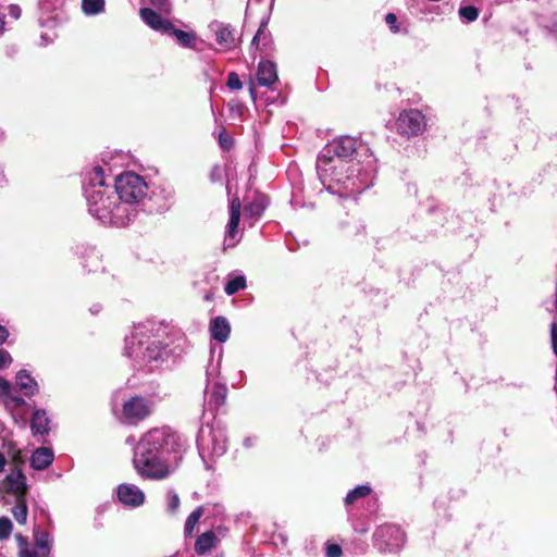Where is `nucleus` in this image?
I'll return each instance as SVG.
<instances>
[{
	"label": "nucleus",
	"mask_w": 557,
	"mask_h": 557,
	"mask_svg": "<svg viewBox=\"0 0 557 557\" xmlns=\"http://www.w3.org/2000/svg\"><path fill=\"white\" fill-rule=\"evenodd\" d=\"M8 461L3 453L0 451V473H2L5 469Z\"/></svg>",
	"instance_id": "57"
},
{
	"label": "nucleus",
	"mask_w": 557,
	"mask_h": 557,
	"mask_svg": "<svg viewBox=\"0 0 557 557\" xmlns=\"http://www.w3.org/2000/svg\"><path fill=\"white\" fill-rule=\"evenodd\" d=\"M249 94H250L252 100L255 101L256 100V88L252 83L249 86Z\"/></svg>",
	"instance_id": "61"
},
{
	"label": "nucleus",
	"mask_w": 557,
	"mask_h": 557,
	"mask_svg": "<svg viewBox=\"0 0 557 557\" xmlns=\"http://www.w3.org/2000/svg\"><path fill=\"white\" fill-rule=\"evenodd\" d=\"M175 190L171 185H153L147 190L139 208V214H163L174 203Z\"/></svg>",
	"instance_id": "8"
},
{
	"label": "nucleus",
	"mask_w": 557,
	"mask_h": 557,
	"mask_svg": "<svg viewBox=\"0 0 557 557\" xmlns=\"http://www.w3.org/2000/svg\"><path fill=\"white\" fill-rule=\"evenodd\" d=\"M209 331L212 339L225 343L231 334V324L225 317L219 315L211 320Z\"/></svg>",
	"instance_id": "19"
},
{
	"label": "nucleus",
	"mask_w": 557,
	"mask_h": 557,
	"mask_svg": "<svg viewBox=\"0 0 557 557\" xmlns=\"http://www.w3.org/2000/svg\"><path fill=\"white\" fill-rule=\"evenodd\" d=\"M220 361H221V355L219 356V360L216 361V363L211 361L209 363V366L207 367V370H206L207 383L215 382L214 380L219 375Z\"/></svg>",
	"instance_id": "36"
},
{
	"label": "nucleus",
	"mask_w": 557,
	"mask_h": 557,
	"mask_svg": "<svg viewBox=\"0 0 557 557\" xmlns=\"http://www.w3.org/2000/svg\"><path fill=\"white\" fill-rule=\"evenodd\" d=\"M12 362V357L9 351L0 349V370L8 367Z\"/></svg>",
	"instance_id": "48"
},
{
	"label": "nucleus",
	"mask_w": 557,
	"mask_h": 557,
	"mask_svg": "<svg viewBox=\"0 0 557 557\" xmlns=\"http://www.w3.org/2000/svg\"><path fill=\"white\" fill-rule=\"evenodd\" d=\"M198 454L207 469L211 466L209 461L223 456L227 450V436L225 426L220 423L201 426L197 434Z\"/></svg>",
	"instance_id": "7"
},
{
	"label": "nucleus",
	"mask_w": 557,
	"mask_h": 557,
	"mask_svg": "<svg viewBox=\"0 0 557 557\" xmlns=\"http://www.w3.org/2000/svg\"><path fill=\"white\" fill-rule=\"evenodd\" d=\"M203 515V508L197 507L186 519L185 522V533L191 534L195 525L199 522L200 518Z\"/></svg>",
	"instance_id": "33"
},
{
	"label": "nucleus",
	"mask_w": 557,
	"mask_h": 557,
	"mask_svg": "<svg viewBox=\"0 0 557 557\" xmlns=\"http://www.w3.org/2000/svg\"><path fill=\"white\" fill-rule=\"evenodd\" d=\"M546 310L550 313L557 312V289L555 290L554 300L550 304H546Z\"/></svg>",
	"instance_id": "52"
},
{
	"label": "nucleus",
	"mask_w": 557,
	"mask_h": 557,
	"mask_svg": "<svg viewBox=\"0 0 557 557\" xmlns=\"http://www.w3.org/2000/svg\"><path fill=\"white\" fill-rule=\"evenodd\" d=\"M116 200L114 226L124 227L139 216L141 200L149 189L143 176L124 172L113 178Z\"/></svg>",
	"instance_id": "6"
},
{
	"label": "nucleus",
	"mask_w": 557,
	"mask_h": 557,
	"mask_svg": "<svg viewBox=\"0 0 557 557\" xmlns=\"http://www.w3.org/2000/svg\"><path fill=\"white\" fill-rule=\"evenodd\" d=\"M255 442H256V437H246L243 442V445L246 447V448H250L255 445Z\"/></svg>",
	"instance_id": "56"
},
{
	"label": "nucleus",
	"mask_w": 557,
	"mask_h": 557,
	"mask_svg": "<svg viewBox=\"0 0 557 557\" xmlns=\"http://www.w3.org/2000/svg\"><path fill=\"white\" fill-rule=\"evenodd\" d=\"M13 530V523L8 517L0 518V541H5L10 537Z\"/></svg>",
	"instance_id": "34"
},
{
	"label": "nucleus",
	"mask_w": 557,
	"mask_h": 557,
	"mask_svg": "<svg viewBox=\"0 0 557 557\" xmlns=\"http://www.w3.org/2000/svg\"><path fill=\"white\" fill-rule=\"evenodd\" d=\"M166 497L168 510L172 513L176 512L181 504L178 495L174 491H169Z\"/></svg>",
	"instance_id": "38"
},
{
	"label": "nucleus",
	"mask_w": 557,
	"mask_h": 557,
	"mask_svg": "<svg viewBox=\"0 0 557 557\" xmlns=\"http://www.w3.org/2000/svg\"><path fill=\"white\" fill-rule=\"evenodd\" d=\"M54 459L53 450L49 447H39L30 456V466L35 470L47 469Z\"/></svg>",
	"instance_id": "20"
},
{
	"label": "nucleus",
	"mask_w": 557,
	"mask_h": 557,
	"mask_svg": "<svg viewBox=\"0 0 557 557\" xmlns=\"http://www.w3.org/2000/svg\"><path fill=\"white\" fill-rule=\"evenodd\" d=\"M11 399L15 403V405L21 406L24 404V399L20 396H12Z\"/></svg>",
	"instance_id": "60"
},
{
	"label": "nucleus",
	"mask_w": 557,
	"mask_h": 557,
	"mask_svg": "<svg viewBox=\"0 0 557 557\" xmlns=\"http://www.w3.org/2000/svg\"><path fill=\"white\" fill-rule=\"evenodd\" d=\"M120 503L126 507L136 508L145 503V493L135 484L122 483L116 488Z\"/></svg>",
	"instance_id": "14"
},
{
	"label": "nucleus",
	"mask_w": 557,
	"mask_h": 557,
	"mask_svg": "<svg viewBox=\"0 0 557 557\" xmlns=\"http://www.w3.org/2000/svg\"><path fill=\"white\" fill-rule=\"evenodd\" d=\"M83 193L89 213L102 224L114 226L117 203L114 182L101 165L84 172Z\"/></svg>",
	"instance_id": "5"
},
{
	"label": "nucleus",
	"mask_w": 557,
	"mask_h": 557,
	"mask_svg": "<svg viewBox=\"0 0 557 557\" xmlns=\"http://www.w3.org/2000/svg\"><path fill=\"white\" fill-rule=\"evenodd\" d=\"M88 257L92 259L94 263H97L99 261L98 253L94 247L88 248Z\"/></svg>",
	"instance_id": "54"
},
{
	"label": "nucleus",
	"mask_w": 557,
	"mask_h": 557,
	"mask_svg": "<svg viewBox=\"0 0 557 557\" xmlns=\"http://www.w3.org/2000/svg\"><path fill=\"white\" fill-rule=\"evenodd\" d=\"M83 193L89 213L102 224L114 226L117 203L114 182L101 165L84 172Z\"/></svg>",
	"instance_id": "4"
},
{
	"label": "nucleus",
	"mask_w": 557,
	"mask_h": 557,
	"mask_svg": "<svg viewBox=\"0 0 557 557\" xmlns=\"http://www.w3.org/2000/svg\"><path fill=\"white\" fill-rule=\"evenodd\" d=\"M369 151L352 136H339L329 143L318 154L317 173L324 188L341 198L360 195L369 189L375 180L376 160L372 153L361 162L355 157Z\"/></svg>",
	"instance_id": "1"
},
{
	"label": "nucleus",
	"mask_w": 557,
	"mask_h": 557,
	"mask_svg": "<svg viewBox=\"0 0 557 557\" xmlns=\"http://www.w3.org/2000/svg\"><path fill=\"white\" fill-rule=\"evenodd\" d=\"M148 2L156 9L169 13L171 11L170 0H148Z\"/></svg>",
	"instance_id": "42"
},
{
	"label": "nucleus",
	"mask_w": 557,
	"mask_h": 557,
	"mask_svg": "<svg viewBox=\"0 0 557 557\" xmlns=\"http://www.w3.org/2000/svg\"><path fill=\"white\" fill-rule=\"evenodd\" d=\"M540 25L555 39H557V17L554 18H541Z\"/></svg>",
	"instance_id": "37"
},
{
	"label": "nucleus",
	"mask_w": 557,
	"mask_h": 557,
	"mask_svg": "<svg viewBox=\"0 0 557 557\" xmlns=\"http://www.w3.org/2000/svg\"><path fill=\"white\" fill-rule=\"evenodd\" d=\"M240 201L238 198H234L230 203V216L240 219Z\"/></svg>",
	"instance_id": "44"
},
{
	"label": "nucleus",
	"mask_w": 557,
	"mask_h": 557,
	"mask_svg": "<svg viewBox=\"0 0 557 557\" xmlns=\"http://www.w3.org/2000/svg\"><path fill=\"white\" fill-rule=\"evenodd\" d=\"M0 388L2 395L10 396L12 389L11 383L8 380L3 379L2 376H0Z\"/></svg>",
	"instance_id": "49"
},
{
	"label": "nucleus",
	"mask_w": 557,
	"mask_h": 557,
	"mask_svg": "<svg viewBox=\"0 0 557 557\" xmlns=\"http://www.w3.org/2000/svg\"><path fill=\"white\" fill-rule=\"evenodd\" d=\"M342 554V547L338 544H329L326 546V557H341Z\"/></svg>",
	"instance_id": "46"
},
{
	"label": "nucleus",
	"mask_w": 557,
	"mask_h": 557,
	"mask_svg": "<svg viewBox=\"0 0 557 557\" xmlns=\"http://www.w3.org/2000/svg\"><path fill=\"white\" fill-rule=\"evenodd\" d=\"M33 540L35 547L51 555L54 540L50 532L42 530L39 525H36L33 531Z\"/></svg>",
	"instance_id": "22"
},
{
	"label": "nucleus",
	"mask_w": 557,
	"mask_h": 557,
	"mask_svg": "<svg viewBox=\"0 0 557 557\" xmlns=\"http://www.w3.org/2000/svg\"><path fill=\"white\" fill-rule=\"evenodd\" d=\"M16 385L26 397H30L38 392L37 382L26 370H20L16 373Z\"/></svg>",
	"instance_id": "23"
},
{
	"label": "nucleus",
	"mask_w": 557,
	"mask_h": 557,
	"mask_svg": "<svg viewBox=\"0 0 557 557\" xmlns=\"http://www.w3.org/2000/svg\"><path fill=\"white\" fill-rule=\"evenodd\" d=\"M278 79L276 64L269 60L259 62L257 82L260 86L270 87Z\"/></svg>",
	"instance_id": "18"
},
{
	"label": "nucleus",
	"mask_w": 557,
	"mask_h": 557,
	"mask_svg": "<svg viewBox=\"0 0 557 557\" xmlns=\"http://www.w3.org/2000/svg\"><path fill=\"white\" fill-rule=\"evenodd\" d=\"M139 15L146 25L162 35H168V33L173 29V23L171 21L162 17L150 8H141L139 10Z\"/></svg>",
	"instance_id": "16"
},
{
	"label": "nucleus",
	"mask_w": 557,
	"mask_h": 557,
	"mask_svg": "<svg viewBox=\"0 0 557 557\" xmlns=\"http://www.w3.org/2000/svg\"><path fill=\"white\" fill-rule=\"evenodd\" d=\"M221 168L219 165H214L210 172V181L215 183L221 180Z\"/></svg>",
	"instance_id": "51"
},
{
	"label": "nucleus",
	"mask_w": 557,
	"mask_h": 557,
	"mask_svg": "<svg viewBox=\"0 0 557 557\" xmlns=\"http://www.w3.org/2000/svg\"><path fill=\"white\" fill-rule=\"evenodd\" d=\"M245 288H246V277H245V275L240 274V275L231 277L226 282V284L224 286V292L226 295L232 296Z\"/></svg>",
	"instance_id": "31"
},
{
	"label": "nucleus",
	"mask_w": 557,
	"mask_h": 557,
	"mask_svg": "<svg viewBox=\"0 0 557 557\" xmlns=\"http://www.w3.org/2000/svg\"><path fill=\"white\" fill-rule=\"evenodd\" d=\"M371 492H372V490L369 484L358 485L355 488L350 490L346 494V496L344 498V503L346 506L354 505L359 499H363V498L370 496Z\"/></svg>",
	"instance_id": "27"
},
{
	"label": "nucleus",
	"mask_w": 557,
	"mask_h": 557,
	"mask_svg": "<svg viewBox=\"0 0 557 557\" xmlns=\"http://www.w3.org/2000/svg\"><path fill=\"white\" fill-rule=\"evenodd\" d=\"M27 497L15 498V505L11 512L18 524H25L27 522L28 507Z\"/></svg>",
	"instance_id": "29"
},
{
	"label": "nucleus",
	"mask_w": 557,
	"mask_h": 557,
	"mask_svg": "<svg viewBox=\"0 0 557 557\" xmlns=\"http://www.w3.org/2000/svg\"><path fill=\"white\" fill-rule=\"evenodd\" d=\"M270 205V199L265 194L255 193L252 199L244 208L247 218L259 220Z\"/></svg>",
	"instance_id": "17"
},
{
	"label": "nucleus",
	"mask_w": 557,
	"mask_h": 557,
	"mask_svg": "<svg viewBox=\"0 0 557 557\" xmlns=\"http://www.w3.org/2000/svg\"><path fill=\"white\" fill-rule=\"evenodd\" d=\"M16 540H17V543H18V546H20V549L22 547H25V546H28V542H27V539L21 534L16 535Z\"/></svg>",
	"instance_id": "55"
},
{
	"label": "nucleus",
	"mask_w": 557,
	"mask_h": 557,
	"mask_svg": "<svg viewBox=\"0 0 557 557\" xmlns=\"http://www.w3.org/2000/svg\"><path fill=\"white\" fill-rule=\"evenodd\" d=\"M354 529H355L356 532H358L360 534H363V533L368 532V530H369L367 527H362V528L359 529L356 525L354 527Z\"/></svg>",
	"instance_id": "63"
},
{
	"label": "nucleus",
	"mask_w": 557,
	"mask_h": 557,
	"mask_svg": "<svg viewBox=\"0 0 557 557\" xmlns=\"http://www.w3.org/2000/svg\"><path fill=\"white\" fill-rule=\"evenodd\" d=\"M219 145L223 150H230L234 145L233 138L226 134L225 129L219 134Z\"/></svg>",
	"instance_id": "40"
},
{
	"label": "nucleus",
	"mask_w": 557,
	"mask_h": 557,
	"mask_svg": "<svg viewBox=\"0 0 557 557\" xmlns=\"http://www.w3.org/2000/svg\"><path fill=\"white\" fill-rule=\"evenodd\" d=\"M425 126V116L417 109L403 111L396 121L397 133L408 138L422 134Z\"/></svg>",
	"instance_id": "10"
},
{
	"label": "nucleus",
	"mask_w": 557,
	"mask_h": 557,
	"mask_svg": "<svg viewBox=\"0 0 557 557\" xmlns=\"http://www.w3.org/2000/svg\"><path fill=\"white\" fill-rule=\"evenodd\" d=\"M151 401H153V405L157 403V401H160L162 400L165 396H166V393H164L162 391V388L157 384L156 386H151V391L148 393Z\"/></svg>",
	"instance_id": "41"
},
{
	"label": "nucleus",
	"mask_w": 557,
	"mask_h": 557,
	"mask_svg": "<svg viewBox=\"0 0 557 557\" xmlns=\"http://www.w3.org/2000/svg\"><path fill=\"white\" fill-rule=\"evenodd\" d=\"M239 221H240V219H238V218L230 216L227 225H226V231H225L224 248H233L239 242V237H238Z\"/></svg>",
	"instance_id": "25"
},
{
	"label": "nucleus",
	"mask_w": 557,
	"mask_h": 557,
	"mask_svg": "<svg viewBox=\"0 0 557 557\" xmlns=\"http://www.w3.org/2000/svg\"><path fill=\"white\" fill-rule=\"evenodd\" d=\"M169 36H174L177 40V42L184 47V48H191V49H198L197 48V35L194 32H185L182 29L176 28L173 25V29L168 33Z\"/></svg>",
	"instance_id": "24"
},
{
	"label": "nucleus",
	"mask_w": 557,
	"mask_h": 557,
	"mask_svg": "<svg viewBox=\"0 0 557 557\" xmlns=\"http://www.w3.org/2000/svg\"><path fill=\"white\" fill-rule=\"evenodd\" d=\"M7 9H8V14L15 21L21 17L22 9L18 4H14V3L9 4Z\"/></svg>",
	"instance_id": "47"
},
{
	"label": "nucleus",
	"mask_w": 557,
	"mask_h": 557,
	"mask_svg": "<svg viewBox=\"0 0 557 557\" xmlns=\"http://www.w3.org/2000/svg\"><path fill=\"white\" fill-rule=\"evenodd\" d=\"M458 14L463 23H471L479 17V9L474 5H463L459 8Z\"/></svg>",
	"instance_id": "32"
},
{
	"label": "nucleus",
	"mask_w": 557,
	"mask_h": 557,
	"mask_svg": "<svg viewBox=\"0 0 557 557\" xmlns=\"http://www.w3.org/2000/svg\"><path fill=\"white\" fill-rule=\"evenodd\" d=\"M50 419L45 409L34 411L30 420L33 435H47L50 432Z\"/></svg>",
	"instance_id": "21"
},
{
	"label": "nucleus",
	"mask_w": 557,
	"mask_h": 557,
	"mask_svg": "<svg viewBox=\"0 0 557 557\" xmlns=\"http://www.w3.org/2000/svg\"><path fill=\"white\" fill-rule=\"evenodd\" d=\"M187 440L169 426L146 432L137 443L133 465L148 480H164L180 465L187 451Z\"/></svg>",
	"instance_id": "3"
},
{
	"label": "nucleus",
	"mask_w": 557,
	"mask_h": 557,
	"mask_svg": "<svg viewBox=\"0 0 557 557\" xmlns=\"http://www.w3.org/2000/svg\"><path fill=\"white\" fill-rule=\"evenodd\" d=\"M550 342L553 352L557 357V320H554L550 324Z\"/></svg>",
	"instance_id": "45"
},
{
	"label": "nucleus",
	"mask_w": 557,
	"mask_h": 557,
	"mask_svg": "<svg viewBox=\"0 0 557 557\" xmlns=\"http://www.w3.org/2000/svg\"><path fill=\"white\" fill-rule=\"evenodd\" d=\"M268 27V18H263L260 22L258 32L252 38L251 47H255L256 49H259V46L262 45L263 48H265L268 45L271 44V34L267 30Z\"/></svg>",
	"instance_id": "28"
},
{
	"label": "nucleus",
	"mask_w": 557,
	"mask_h": 557,
	"mask_svg": "<svg viewBox=\"0 0 557 557\" xmlns=\"http://www.w3.org/2000/svg\"><path fill=\"white\" fill-rule=\"evenodd\" d=\"M104 9L106 0H82V11L87 16L101 14Z\"/></svg>",
	"instance_id": "30"
},
{
	"label": "nucleus",
	"mask_w": 557,
	"mask_h": 557,
	"mask_svg": "<svg viewBox=\"0 0 557 557\" xmlns=\"http://www.w3.org/2000/svg\"><path fill=\"white\" fill-rule=\"evenodd\" d=\"M379 509V498L376 496H373L369 498L368 500V510L370 513L376 512Z\"/></svg>",
	"instance_id": "50"
},
{
	"label": "nucleus",
	"mask_w": 557,
	"mask_h": 557,
	"mask_svg": "<svg viewBox=\"0 0 557 557\" xmlns=\"http://www.w3.org/2000/svg\"><path fill=\"white\" fill-rule=\"evenodd\" d=\"M0 490L15 498L27 497L29 491L27 478L18 466L10 468L9 473L1 482Z\"/></svg>",
	"instance_id": "12"
},
{
	"label": "nucleus",
	"mask_w": 557,
	"mask_h": 557,
	"mask_svg": "<svg viewBox=\"0 0 557 557\" xmlns=\"http://www.w3.org/2000/svg\"><path fill=\"white\" fill-rule=\"evenodd\" d=\"M405 543L406 534L397 524H382L373 533V546L382 553H398Z\"/></svg>",
	"instance_id": "9"
},
{
	"label": "nucleus",
	"mask_w": 557,
	"mask_h": 557,
	"mask_svg": "<svg viewBox=\"0 0 557 557\" xmlns=\"http://www.w3.org/2000/svg\"><path fill=\"white\" fill-rule=\"evenodd\" d=\"M9 331L5 326L0 325V346L8 339Z\"/></svg>",
	"instance_id": "53"
},
{
	"label": "nucleus",
	"mask_w": 557,
	"mask_h": 557,
	"mask_svg": "<svg viewBox=\"0 0 557 557\" xmlns=\"http://www.w3.org/2000/svg\"><path fill=\"white\" fill-rule=\"evenodd\" d=\"M124 351L134 367L145 372L169 369L184 354L182 345L172 339L170 326L156 320L134 325L125 337Z\"/></svg>",
	"instance_id": "2"
},
{
	"label": "nucleus",
	"mask_w": 557,
	"mask_h": 557,
	"mask_svg": "<svg viewBox=\"0 0 557 557\" xmlns=\"http://www.w3.org/2000/svg\"><path fill=\"white\" fill-rule=\"evenodd\" d=\"M101 307L99 305H94L91 308H90V312L92 314H97L99 311H100Z\"/></svg>",
	"instance_id": "62"
},
{
	"label": "nucleus",
	"mask_w": 557,
	"mask_h": 557,
	"mask_svg": "<svg viewBox=\"0 0 557 557\" xmlns=\"http://www.w3.org/2000/svg\"><path fill=\"white\" fill-rule=\"evenodd\" d=\"M385 23L389 26L392 33L397 34L399 26L397 25V16L394 13H387L385 15Z\"/></svg>",
	"instance_id": "43"
},
{
	"label": "nucleus",
	"mask_w": 557,
	"mask_h": 557,
	"mask_svg": "<svg viewBox=\"0 0 557 557\" xmlns=\"http://www.w3.org/2000/svg\"><path fill=\"white\" fill-rule=\"evenodd\" d=\"M226 86L230 88V89H233V90H238V89H242L243 88V83L238 76L237 73L235 72H231L228 75H227V82H226Z\"/></svg>",
	"instance_id": "39"
},
{
	"label": "nucleus",
	"mask_w": 557,
	"mask_h": 557,
	"mask_svg": "<svg viewBox=\"0 0 557 557\" xmlns=\"http://www.w3.org/2000/svg\"><path fill=\"white\" fill-rule=\"evenodd\" d=\"M51 555L37 547L25 546L18 550V557H50Z\"/></svg>",
	"instance_id": "35"
},
{
	"label": "nucleus",
	"mask_w": 557,
	"mask_h": 557,
	"mask_svg": "<svg viewBox=\"0 0 557 557\" xmlns=\"http://www.w3.org/2000/svg\"><path fill=\"white\" fill-rule=\"evenodd\" d=\"M5 138H7L5 132L2 128H0V141H3Z\"/></svg>",
	"instance_id": "64"
},
{
	"label": "nucleus",
	"mask_w": 557,
	"mask_h": 557,
	"mask_svg": "<svg viewBox=\"0 0 557 557\" xmlns=\"http://www.w3.org/2000/svg\"><path fill=\"white\" fill-rule=\"evenodd\" d=\"M431 212L434 213L435 219L441 222L444 219V212L441 210H432Z\"/></svg>",
	"instance_id": "58"
},
{
	"label": "nucleus",
	"mask_w": 557,
	"mask_h": 557,
	"mask_svg": "<svg viewBox=\"0 0 557 557\" xmlns=\"http://www.w3.org/2000/svg\"><path fill=\"white\" fill-rule=\"evenodd\" d=\"M209 28L215 35V41L226 50L236 47L235 29L231 24H224L219 21L210 23Z\"/></svg>",
	"instance_id": "15"
},
{
	"label": "nucleus",
	"mask_w": 557,
	"mask_h": 557,
	"mask_svg": "<svg viewBox=\"0 0 557 557\" xmlns=\"http://www.w3.org/2000/svg\"><path fill=\"white\" fill-rule=\"evenodd\" d=\"M153 401L143 396H133L123 405V417L127 423L136 424L151 414Z\"/></svg>",
	"instance_id": "11"
},
{
	"label": "nucleus",
	"mask_w": 557,
	"mask_h": 557,
	"mask_svg": "<svg viewBox=\"0 0 557 557\" xmlns=\"http://www.w3.org/2000/svg\"><path fill=\"white\" fill-rule=\"evenodd\" d=\"M4 15L0 13V35L4 34L5 32V22H4Z\"/></svg>",
	"instance_id": "59"
},
{
	"label": "nucleus",
	"mask_w": 557,
	"mask_h": 557,
	"mask_svg": "<svg viewBox=\"0 0 557 557\" xmlns=\"http://www.w3.org/2000/svg\"><path fill=\"white\" fill-rule=\"evenodd\" d=\"M216 543V535L212 531H208L198 536L195 543V550L199 555H203L211 550Z\"/></svg>",
	"instance_id": "26"
},
{
	"label": "nucleus",
	"mask_w": 557,
	"mask_h": 557,
	"mask_svg": "<svg viewBox=\"0 0 557 557\" xmlns=\"http://www.w3.org/2000/svg\"><path fill=\"white\" fill-rule=\"evenodd\" d=\"M227 393L228 388L223 382L207 383L203 392L205 411L218 412L225 405Z\"/></svg>",
	"instance_id": "13"
}]
</instances>
